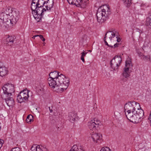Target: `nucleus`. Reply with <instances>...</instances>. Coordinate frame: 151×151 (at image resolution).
Segmentation results:
<instances>
[{"mask_svg":"<svg viewBox=\"0 0 151 151\" xmlns=\"http://www.w3.org/2000/svg\"><path fill=\"white\" fill-rule=\"evenodd\" d=\"M48 82L50 87L53 88L55 91L58 93H61L64 91L70 84L69 78L65 79L64 81H62V82H60V83L58 80L48 78Z\"/></svg>","mask_w":151,"mask_h":151,"instance_id":"f257e3e1","label":"nucleus"},{"mask_svg":"<svg viewBox=\"0 0 151 151\" xmlns=\"http://www.w3.org/2000/svg\"><path fill=\"white\" fill-rule=\"evenodd\" d=\"M104 39L106 45L114 48L118 47L119 45L116 42H119L121 41L118 32L115 30L107 32L105 35Z\"/></svg>","mask_w":151,"mask_h":151,"instance_id":"f03ea898","label":"nucleus"},{"mask_svg":"<svg viewBox=\"0 0 151 151\" xmlns=\"http://www.w3.org/2000/svg\"><path fill=\"white\" fill-rule=\"evenodd\" d=\"M111 14L110 10L107 6H103L98 8L96 14L97 21L99 23L104 22L108 18Z\"/></svg>","mask_w":151,"mask_h":151,"instance_id":"7ed1b4c3","label":"nucleus"},{"mask_svg":"<svg viewBox=\"0 0 151 151\" xmlns=\"http://www.w3.org/2000/svg\"><path fill=\"white\" fill-rule=\"evenodd\" d=\"M144 115L143 110L140 109L128 114L126 116L128 119L131 122L137 123L141 121L143 119Z\"/></svg>","mask_w":151,"mask_h":151,"instance_id":"20e7f679","label":"nucleus"},{"mask_svg":"<svg viewBox=\"0 0 151 151\" xmlns=\"http://www.w3.org/2000/svg\"><path fill=\"white\" fill-rule=\"evenodd\" d=\"M35 9H31L34 18L37 22H40L43 15L48 12L42 4L36 6Z\"/></svg>","mask_w":151,"mask_h":151,"instance_id":"39448f33","label":"nucleus"},{"mask_svg":"<svg viewBox=\"0 0 151 151\" xmlns=\"http://www.w3.org/2000/svg\"><path fill=\"white\" fill-rule=\"evenodd\" d=\"M9 13L2 12L0 14V26L7 28H11L12 26Z\"/></svg>","mask_w":151,"mask_h":151,"instance_id":"423d86ee","label":"nucleus"},{"mask_svg":"<svg viewBox=\"0 0 151 151\" xmlns=\"http://www.w3.org/2000/svg\"><path fill=\"white\" fill-rule=\"evenodd\" d=\"M140 109L139 104L135 101H129L125 104L124 106L126 115Z\"/></svg>","mask_w":151,"mask_h":151,"instance_id":"0eeeda50","label":"nucleus"},{"mask_svg":"<svg viewBox=\"0 0 151 151\" xmlns=\"http://www.w3.org/2000/svg\"><path fill=\"white\" fill-rule=\"evenodd\" d=\"M133 65L131 60L130 58H128L125 62V67L123 69L122 75L125 78L129 77L131 72L129 70L132 67Z\"/></svg>","mask_w":151,"mask_h":151,"instance_id":"6e6552de","label":"nucleus"},{"mask_svg":"<svg viewBox=\"0 0 151 151\" xmlns=\"http://www.w3.org/2000/svg\"><path fill=\"white\" fill-rule=\"evenodd\" d=\"M122 61L121 56L116 55L110 61L111 66L114 71L117 70L118 67L120 66Z\"/></svg>","mask_w":151,"mask_h":151,"instance_id":"1a4fd4ad","label":"nucleus"},{"mask_svg":"<svg viewBox=\"0 0 151 151\" xmlns=\"http://www.w3.org/2000/svg\"><path fill=\"white\" fill-rule=\"evenodd\" d=\"M7 10L10 13H9L10 15V18L11 23L13 26V24H15L19 20V12L18 10H13L7 9H6V12Z\"/></svg>","mask_w":151,"mask_h":151,"instance_id":"9d476101","label":"nucleus"},{"mask_svg":"<svg viewBox=\"0 0 151 151\" xmlns=\"http://www.w3.org/2000/svg\"><path fill=\"white\" fill-rule=\"evenodd\" d=\"M2 89L6 96H12L14 91V85L11 83L5 85Z\"/></svg>","mask_w":151,"mask_h":151,"instance_id":"9b49d317","label":"nucleus"},{"mask_svg":"<svg viewBox=\"0 0 151 151\" xmlns=\"http://www.w3.org/2000/svg\"><path fill=\"white\" fill-rule=\"evenodd\" d=\"M49 78H51L55 79L58 80L59 81L62 82V81H64L65 79L69 78L64 75L58 72L57 71L51 72L49 74Z\"/></svg>","mask_w":151,"mask_h":151,"instance_id":"f8f14e48","label":"nucleus"},{"mask_svg":"<svg viewBox=\"0 0 151 151\" xmlns=\"http://www.w3.org/2000/svg\"><path fill=\"white\" fill-rule=\"evenodd\" d=\"M30 91L27 89L23 90L17 96L18 102L21 103L27 100L29 97L28 93Z\"/></svg>","mask_w":151,"mask_h":151,"instance_id":"ddd939ff","label":"nucleus"},{"mask_svg":"<svg viewBox=\"0 0 151 151\" xmlns=\"http://www.w3.org/2000/svg\"><path fill=\"white\" fill-rule=\"evenodd\" d=\"M69 4L75 5L78 7L84 8L88 3L86 0H67Z\"/></svg>","mask_w":151,"mask_h":151,"instance_id":"4468645a","label":"nucleus"},{"mask_svg":"<svg viewBox=\"0 0 151 151\" xmlns=\"http://www.w3.org/2000/svg\"><path fill=\"white\" fill-rule=\"evenodd\" d=\"M53 4V0H44L42 4L45 7L47 11L49 12L52 7Z\"/></svg>","mask_w":151,"mask_h":151,"instance_id":"2eb2a0df","label":"nucleus"},{"mask_svg":"<svg viewBox=\"0 0 151 151\" xmlns=\"http://www.w3.org/2000/svg\"><path fill=\"white\" fill-rule=\"evenodd\" d=\"M91 137L94 142L99 143L101 142L102 139V137L100 134L94 133L93 132L92 134H91Z\"/></svg>","mask_w":151,"mask_h":151,"instance_id":"dca6fc26","label":"nucleus"},{"mask_svg":"<svg viewBox=\"0 0 151 151\" xmlns=\"http://www.w3.org/2000/svg\"><path fill=\"white\" fill-rule=\"evenodd\" d=\"M32 151H46L47 149L42 146L34 145L31 148Z\"/></svg>","mask_w":151,"mask_h":151,"instance_id":"f3484780","label":"nucleus"},{"mask_svg":"<svg viewBox=\"0 0 151 151\" xmlns=\"http://www.w3.org/2000/svg\"><path fill=\"white\" fill-rule=\"evenodd\" d=\"M44 0H32L31 5V9L33 10L35 9L36 8V6L42 4Z\"/></svg>","mask_w":151,"mask_h":151,"instance_id":"a211bd4d","label":"nucleus"},{"mask_svg":"<svg viewBox=\"0 0 151 151\" xmlns=\"http://www.w3.org/2000/svg\"><path fill=\"white\" fill-rule=\"evenodd\" d=\"M11 96H6L5 101L7 105L9 107L13 106L14 105V101L13 99Z\"/></svg>","mask_w":151,"mask_h":151,"instance_id":"6ab92c4d","label":"nucleus"},{"mask_svg":"<svg viewBox=\"0 0 151 151\" xmlns=\"http://www.w3.org/2000/svg\"><path fill=\"white\" fill-rule=\"evenodd\" d=\"M5 38H6L5 42L7 44L9 45H11L13 44L14 41L13 37L8 35L6 36Z\"/></svg>","mask_w":151,"mask_h":151,"instance_id":"aec40b11","label":"nucleus"},{"mask_svg":"<svg viewBox=\"0 0 151 151\" xmlns=\"http://www.w3.org/2000/svg\"><path fill=\"white\" fill-rule=\"evenodd\" d=\"M8 72L7 68L5 66L0 65V76H3L6 75Z\"/></svg>","mask_w":151,"mask_h":151,"instance_id":"412c9836","label":"nucleus"},{"mask_svg":"<svg viewBox=\"0 0 151 151\" xmlns=\"http://www.w3.org/2000/svg\"><path fill=\"white\" fill-rule=\"evenodd\" d=\"M77 116V114L73 112H70L69 114L68 119L71 122H73L75 120Z\"/></svg>","mask_w":151,"mask_h":151,"instance_id":"4be33fe9","label":"nucleus"},{"mask_svg":"<svg viewBox=\"0 0 151 151\" xmlns=\"http://www.w3.org/2000/svg\"><path fill=\"white\" fill-rule=\"evenodd\" d=\"M88 125L89 128L91 130L92 129H95L96 127V126L95 125L93 120H91L88 123Z\"/></svg>","mask_w":151,"mask_h":151,"instance_id":"5701e85b","label":"nucleus"},{"mask_svg":"<svg viewBox=\"0 0 151 151\" xmlns=\"http://www.w3.org/2000/svg\"><path fill=\"white\" fill-rule=\"evenodd\" d=\"M92 120H93V122L96 127H98L99 126L102 125V123L100 121L97 119L95 118Z\"/></svg>","mask_w":151,"mask_h":151,"instance_id":"b1692460","label":"nucleus"},{"mask_svg":"<svg viewBox=\"0 0 151 151\" xmlns=\"http://www.w3.org/2000/svg\"><path fill=\"white\" fill-rule=\"evenodd\" d=\"M124 4L127 7H129L132 4V0H122Z\"/></svg>","mask_w":151,"mask_h":151,"instance_id":"393cba45","label":"nucleus"},{"mask_svg":"<svg viewBox=\"0 0 151 151\" xmlns=\"http://www.w3.org/2000/svg\"><path fill=\"white\" fill-rule=\"evenodd\" d=\"M33 116L31 114H30L28 115L27 118V119H26V122L27 123H29L32 120V119Z\"/></svg>","mask_w":151,"mask_h":151,"instance_id":"a878e982","label":"nucleus"},{"mask_svg":"<svg viewBox=\"0 0 151 151\" xmlns=\"http://www.w3.org/2000/svg\"><path fill=\"white\" fill-rule=\"evenodd\" d=\"M69 151H83V150L79 149L76 145H74L72 149Z\"/></svg>","mask_w":151,"mask_h":151,"instance_id":"bb28decb","label":"nucleus"},{"mask_svg":"<svg viewBox=\"0 0 151 151\" xmlns=\"http://www.w3.org/2000/svg\"><path fill=\"white\" fill-rule=\"evenodd\" d=\"M87 52H84V51L81 53V60L83 62H84L85 60L84 59V57L87 54Z\"/></svg>","mask_w":151,"mask_h":151,"instance_id":"cd10ccee","label":"nucleus"},{"mask_svg":"<svg viewBox=\"0 0 151 151\" xmlns=\"http://www.w3.org/2000/svg\"><path fill=\"white\" fill-rule=\"evenodd\" d=\"M100 151H111V150L108 147H105L102 148Z\"/></svg>","mask_w":151,"mask_h":151,"instance_id":"c85d7f7f","label":"nucleus"},{"mask_svg":"<svg viewBox=\"0 0 151 151\" xmlns=\"http://www.w3.org/2000/svg\"><path fill=\"white\" fill-rule=\"evenodd\" d=\"M10 151H22V150L19 147H16L12 148Z\"/></svg>","mask_w":151,"mask_h":151,"instance_id":"c756f323","label":"nucleus"},{"mask_svg":"<svg viewBox=\"0 0 151 151\" xmlns=\"http://www.w3.org/2000/svg\"><path fill=\"white\" fill-rule=\"evenodd\" d=\"M136 52L139 56H142V53L141 52L139 49H137L136 50Z\"/></svg>","mask_w":151,"mask_h":151,"instance_id":"7c9ffc66","label":"nucleus"},{"mask_svg":"<svg viewBox=\"0 0 151 151\" xmlns=\"http://www.w3.org/2000/svg\"><path fill=\"white\" fill-rule=\"evenodd\" d=\"M142 56V58L144 60H147V59L148 58H149V55H147V56H146L144 55H143Z\"/></svg>","mask_w":151,"mask_h":151,"instance_id":"2f4dec72","label":"nucleus"},{"mask_svg":"<svg viewBox=\"0 0 151 151\" xmlns=\"http://www.w3.org/2000/svg\"><path fill=\"white\" fill-rule=\"evenodd\" d=\"M4 141L2 140H0V149L2 147Z\"/></svg>","mask_w":151,"mask_h":151,"instance_id":"473e14b6","label":"nucleus"},{"mask_svg":"<svg viewBox=\"0 0 151 151\" xmlns=\"http://www.w3.org/2000/svg\"><path fill=\"white\" fill-rule=\"evenodd\" d=\"M147 61H150L151 62V56H149V58L147 59Z\"/></svg>","mask_w":151,"mask_h":151,"instance_id":"72a5a7b5","label":"nucleus"},{"mask_svg":"<svg viewBox=\"0 0 151 151\" xmlns=\"http://www.w3.org/2000/svg\"><path fill=\"white\" fill-rule=\"evenodd\" d=\"M39 37H40V38L41 39H42V38H43V36L42 35H39Z\"/></svg>","mask_w":151,"mask_h":151,"instance_id":"f704fd0d","label":"nucleus"},{"mask_svg":"<svg viewBox=\"0 0 151 151\" xmlns=\"http://www.w3.org/2000/svg\"><path fill=\"white\" fill-rule=\"evenodd\" d=\"M50 111V113H52V109H50V107H49Z\"/></svg>","mask_w":151,"mask_h":151,"instance_id":"c9c22d12","label":"nucleus"},{"mask_svg":"<svg viewBox=\"0 0 151 151\" xmlns=\"http://www.w3.org/2000/svg\"><path fill=\"white\" fill-rule=\"evenodd\" d=\"M45 38H43L42 39V41L43 42L45 41Z\"/></svg>","mask_w":151,"mask_h":151,"instance_id":"e433bc0d","label":"nucleus"},{"mask_svg":"<svg viewBox=\"0 0 151 151\" xmlns=\"http://www.w3.org/2000/svg\"><path fill=\"white\" fill-rule=\"evenodd\" d=\"M149 119L150 120V124H151V119H150V118H149Z\"/></svg>","mask_w":151,"mask_h":151,"instance_id":"4c0bfd02","label":"nucleus"},{"mask_svg":"<svg viewBox=\"0 0 151 151\" xmlns=\"http://www.w3.org/2000/svg\"><path fill=\"white\" fill-rule=\"evenodd\" d=\"M39 35H35V37H38V36H39Z\"/></svg>","mask_w":151,"mask_h":151,"instance_id":"58836bf2","label":"nucleus"},{"mask_svg":"<svg viewBox=\"0 0 151 151\" xmlns=\"http://www.w3.org/2000/svg\"><path fill=\"white\" fill-rule=\"evenodd\" d=\"M35 37V35H34L32 37V38H33L34 39H35V37Z\"/></svg>","mask_w":151,"mask_h":151,"instance_id":"ea45409f","label":"nucleus"},{"mask_svg":"<svg viewBox=\"0 0 151 151\" xmlns=\"http://www.w3.org/2000/svg\"><path fill=\"white\" fill-rule=\"evenodd\" d=\"M43 45H45V42L43 43Z\"/></svg>","mask_w":151,"mask_h":151,"instance_id":"a19ab883","label":"nucleus"},{"mask_svg":"<svg viewBox=\"0 0 151 151\" xmlns=\"http://www.w3.org/2000/svg\"><path fill=\"white\" fill-rule=\"evenodd\" d=\"M73 13L74 14H75V13H74V12H73Z\"/></svg>","mask_w":151,"mask_h":151,"instance_id":"79ce46f5","label":"nucleus"}]
</instances>
